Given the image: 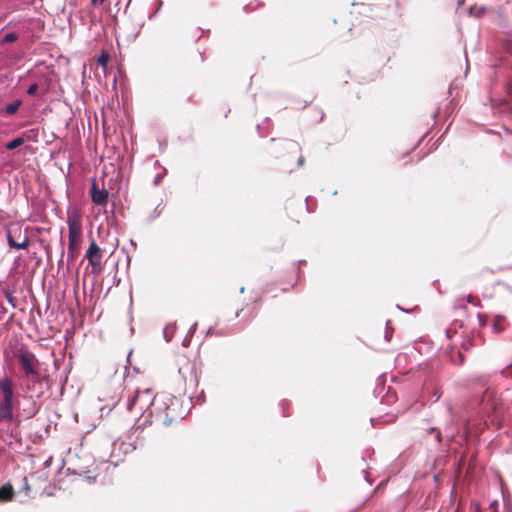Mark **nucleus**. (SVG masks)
<instances>
[{"label":"nucleus","instance_id":"obj_1","mask_svg":"<svg viewBox=\"0 0 512 512\" xmlns=\"http://www.w3.org/2000/svg\"><path fill=\"white\" fill-rule=\"evenodd\" d=\"M184 416L185 411L178 398L166 394L159 395V399H157L155 417L158 418L165 426L178 423L184 418Z\"/></svg>","mask_w":512,"mask_h":512},{"label":"nucleus","instance_id":"obj_2","mask_svg":"<svg viewBox=\"0 0 512 512\" xmlns=\"http://www.w3.org/2000/svg\"><path fill=\"white\" fill-rule=\"evenodd\" d=\"M157 399L159 395H155L152 389H145L143 391H135L134 395L127 400V410L136 415H144L147 413V418L155 416L157 407Z\"/></svg>","mask_w":512,"mask_h":512},{"label":"nucleus","instance_id":"obj_3","mask_svg":"<svg viewBox=\"0 0 512 512\" xmlns=\"http://www.w3.org/2000/svg\"><path fill=\"white\" fill-rule=\"evenodd\" d=\"M0 393V422L11 423L14 419L13 408L16 398L13 383L7 376L0 378Z\"/></svg>","mask_w":512,"mask_h":512},{"label":"nucleus","instance_id":"obj_4","mask_svg":"<svg viewBox=\"0 0 512 512\" xmlns=\"http://www.w3.org/2000/svg\"><path fill=\"white\" fill-rule=\"evenodd\" d=\"M67 225L69 230L68 257L74 260L77 249L82 242L81 216L76 212H68Z\"/></svg>","mask_w":512,"mask_h":512},{"label":"nucleus","instance_id":"obj_5","mask_svg":"<svg viewBox=\"0 0 512 512\" xmlns=\"http://www.w3.org/2000/svg\"><path fill=\"white\" fill-rule=\"evenodd\" d=\"M178 373L185 389L194 390L199 383V376L195 364L189 359H181L178 363Z\"/></svg>","mask_w":512,"mask_h":512},{"label":"nucleus","instance_id":"obj_6","mask_svg":"<svg viewBox=\"0 0 512 512\" xmlns=\"http://www.w3.org/2000/svg\"><path fill=\"white\" fill-rule=\"evenodd\" d=\"M15 355L25 376L36 375V369H39L40 362L33 352L21 348Z\"/></svg>","mask_w":512,"mask_h":512},{"label":"nucleus","instance_id":"obj_7","mask_svg":"<svg viewBox=\"0 0 512 512\" xmlns=\"http://www.w3.org/2000/svg\"><path fill=\"white\" fill-rule=\"evenodd\" d=\"M85 258L92 267L93 274H100L103 270L102 258L103 250L98 246L94 239H91L90 245L85 253Z\"/></svg>","mask_w":512,"mask_h":512},{"label":"nucleus","instance_id":"obj_8","mask_svg":"<svg viewBox=\"0 0 512 512\" xmlns=\"http://www.w3.org/2000/svg\"><path fill=\"white\" fill-rule=\"evenodd\" d=\"M91 198L96 205H105L108 201V191L105 189H98L96 183H93L91 189Z\"/></svg>","mask_w":512,"mask_h":512},{"label":"nucleus","instance_id":"obj_9","mask_svg":"<svg viewBox=\"0 0 512 512\" xmlns=\"http://www.w3.org/2000/svg\"><path fill=\"white\" fill-rule=\"evenodd\" d=\"M15 492L10 483L0 487V503L9 502L14 499Z\"/></svg>","mask_w":512,"mask_h":512},{"label":"nucleus","instance_id":"obj_10","mask_svg":"<svg viewBox=\"0 0 512 512\" xmlns=\"http://www.w3.org/2000/svg\"><path fill=\"white\" fill-rule=\"evenodd\" d=\"M7 239H8V244L11 248H15V249H26L29 245V240L27 237H24L23 241L22 242H16L11 233L9 232L8 235H7Z\"/></svg>","mask_w":512,"mask_h":512},{"label":"nucleus","instance_id":"obj_11","mask_svg":"<svg viewBox=\"0 0 512 512\" xmlns=\"http://www.w3.org/2000/svg\"><path fill=\"white\" fill-rule=\"evenodd\" d=\"M28 378V383L26 385V388L28 391H34L35 385L40 384L42 381V378L39 373V369H36V375H30L26 376Z\"/></svg>","mask_w":512,"mask_h":512},{"label":"nucleus","instance_id":"obj_12","mask_svg":"<svg viewBox=\"0 0 512 512\" xmlns=\"http://www.w3.org/2000/svg\"><path fill=\"white\" fill-rule=\"evenodd\" d=\"M20 105H21V101L20 100H15L14 102H12L9 105H7L6 113L9 114V115L15 114L17 112V110L19 109Z\"/></svg>","mask_w":512,"mask_h":512},{"label":"nucleus","instance_id":"obj_13","mask_svg":"<svg viewBox=\"0 0 512 512\" xmlns=\"http://www.w3.org/2000/svg\"><path fill=\"white\" fill-rule=\"evenodd\" d=\"M23 142H24L23 138H21V137L15 138L6 144V148L8 150H14L17 147L21 146L23 144Z\"/></svg>","mask_w":512,"mask_h":512},{"label":"nucleus","instance_id":"obj_14","mask_svg":"<svg viewBox=\"0 0 512 512\" xmlns=\"http://www.w3.org/2000/svg\"><path fill=\"white\" fill-rule=\"evenodd\" d=\"M504 318L502 317H497L495 320H494V329L497 333H500L504 330V327H503V322H504Z\"/></svg>","mask_w":512,"mask_h":512},{"label":"nucleus","instance_id":"obj_15","mask_svg":"<svg viewBox=\"0 0 512 512\" xmlns=\"http://www.w3.org/2000/svg\"><path fill=\"white\" fill-rule=\"evenodd\" d=\"M109 61V55L106 52H103L97 59V63L102 66L103 68H106L107 63Z\"/></svg>","mask_w":512,"mask_h":512},{"label":"nucleus","instance_id":"obj_16","mask_svg":"<svg viewBox=\"0 0 512 512\" xmlns=\"http://www.w3.org/2000/svg\"><path fill=\"white\" fill-rule=\"evenodd\" d=\"M18 39V35L15 32L8 33L4 36L3 43H12Z\"/></svg>","mask_w":512,"mask_h":512},{"label":"nucleus","instance_id":"obj_17","mask_svg":"<svg viewBox=\"0 0 512 512\" xmlns=\"http://www.w3.org/2000/svg\"><path fill=\"white\" fill-rule=\"evenodd\" d=\"M473 339L472 338H468L466 339L465 341H463L462 343V348L466 351H468L469 349H471V347H473Z\"/></svg>","mask_w":512,"mask_h":512},{"label":"nucleus","instance_id":"obj_18","mask_svg":"<svg viewBox=\"0 0 512 512\" xmlns=\"http://www.w3.org/2000/svg\"><path fill=\"white\" fill-rule=\"evenodd\" d=\"M501 374L506 378H512V364L504 368Z\"/></svg>","mask_w":512,"mask_h":512},{"label":"nucleus","instance_id":"obj_19","mask_svg":"<svg viewBox=\"0 0 512 512\" xmlns=\"http://www.w3.org/2000/svg\"><path fill=\"white\" fill-rule=\"evenodd\" d=\"M37 89H38V85L36 83H33L29 86L27 93L29 95H34L37 92Z\"/></svg>","mask_w":512,"mask_h":512},{"label":"nucleus","instance_id":"obj_20","mask_svg":"<svg viewBox=\"0 0 512 512\" xmlns=\"http://www.w3.org/2000/svg\"><path fill=\"white\" fill-rule=\"evenodd\" d=\"M497 507H498V504H497V502L495 501V502H493V503H491V504H490L489 509H490V511H491V512H497Z\"/></svg>","mask_w":512,"mask_h":512},{"label":"nucleus","instance_id":"obj_21","mask_svg":"<svg viewBox=\"0 0 512 512\" xmlns=\"http://www.w3.org/2000/svg\"><path fill=\"white\" fill-rule=\"evenodd\" d=\"M298 164H299L300 167H302L304 165V157L303 156H300L298 158Z\"/></svg>","mask_w":512,"mask_h":512},{"label":"nucleus","instance_id":"obj_22","mask_svg":"<svg viewBox=\"0 0 512 512\" xmlns=\"http://www.w3.org/2000/svg\"><path fill=\"white\" fill-rule=\"evenodd\" d=\"M105 0H91V3L95 6L97 4H102Z\"/></svg>","mask_w":512,"mask_h":512},{"label":"nucleus","instance_id":"obj_23","mask_svg":"<svg viewBox=\"0 0 512 512\" xmlns=\"http://www.w3.org/2000/svg\"><path fill=\"white\" fill-rule=\"evenodd\" d=\"M242 311H243V308L238 309V310L236 311V313H235V317H238V316H239V314H240V312H242Z\"/></svg>","mask_w":512,"mask_h":512},{"label":"nucleus","instance_id":"obj_24","mask_svg":"<svg viewBox=\"0 0 512 512\" xmlns=\"http://www.w3.org/2000/svg\"><path fill=\"white\" fill-rule=\"evenodd\" d=\"M446 333H447V337H448V338H451V337H452V332H450V330H447V332H446Z\"/></svg>","mask_w":512,"mask_h":512},{"label":"nucleus","instance_id":"obj_25","mask_svg":"<svg viewBox=\"0 0 512 512\" xmlns=\"http://www.w3.org/2000/svg\"><path fill=\"white\" fill-rule=\"evenodd\" d=\"M459 357H460V362L462 363V362H463V360H464V357H463V355H462V353H461V352H459Z\"/></svg>","mask_w":512,"mask_h":512},{"label":"nucleus","instance_id":"obj_26","mask_svg":"<svg viewBox=\"0 0 512 512\" xmlns=\"http://www.w3.org/2000/svg\"><path fill=\"white\" fill-rule=\"evenodd\" d=\"M474 9H475L474 7H471V8H470V12H471V13H474Z\"/></svg>","mask_w":512,"mask_h":512}]
</instances>
